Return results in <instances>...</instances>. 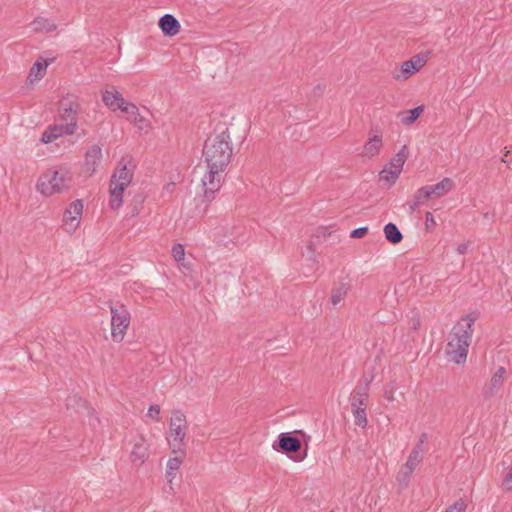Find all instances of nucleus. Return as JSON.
Returning a JSON list of instances; mask_svg holds the SVG:
<instances>
[{"label": "nucleus", "mask_w": 512, "mask_h": 512, "mask_svg": "<svg viewBox=\"0 0 512 512\" xmlns=\"http://www.w3.org/2000/svg\"><path fill=\"white\" fill-rule=\"evenodd\" d=\"M476 317L464 315L449 335L446 354L456 364H463L467 359L468 349L474 332Z\"/></svg>", "instance_id": "obj_1"}, {"label": "nucleus", "mask_w": 512, "mask_h": 512, "mask_svg": "<svg viewBox=\"0 0 512 512\" xmlns=\"http://www.w3.org/2000/svg\"><path fill=\"white\" fill-rule=\"evenodd\" d=\"M203 155L208 167L225 168L232 155L228 131L209 137L205 142Z\"/></svg>", "instance_id": "obj_2"}, {"label": "nucleus", "mask_w": 512, "mask_h": 512, "mask_svg": "<svg viewBox=\"0 0 512 512\" xmlns=\"http://www.w3.org/2000/svg\"><path fill=\"white\" fill-rule=\"evenodd\" d=\"M111 314V337L116 343L123 341L131 323V313L128 307L118 300L107 302Z\"/></svg>", "instance_id": "obj_3"}, {"label": "nucleus", "mask_w": 512, "mask_h": 512, "mask_svg": "<svg viewBox=\"0 0 512 512\" xmlns=\"http://www.w3.org/2000/svg\"><path fill=\"white\" fill-rule=\"evenodd\" d=\"M71 184L70 173L66 170H48L37 182L39 192H61L68 190Z\"/></svg>", "instance_id": "obj_4"}, {"label": "nucleus", "mask_w": 512, "mask_h": 512, "mask_svg": "<svg viewBox=\"0 0 512 512\" xmlns=\"http://www.w3.org/2000/svg\"><path fill=\"white\" fill-rule=\"evenodd\" d=\"M301 447V440L291 432H283L279 434L278 439L272 444V448L275 451L286 454L294 461H302L306 457V451L302 455L298 454Z\"/></svg>", "instance_id": "obj_5"}, {"label": "nucleus", "mask_w": 512, "mask_h": 512, "mask_svg": "<svg viewBox=\"0 0 512 512\" xmlns=\"http://www.w3.org/2000/svg\"><path fill=\"white\" fill-rule=\"evenodd\" d=\"M170 435L173 438L172 442L170 443L172 453H178L184 454V439L186 436V429H187V421L186 416L181 411H175L172 414V417L170 419Z\"/></svg>", "instance_id": "obj_6"}, {"label": "nucleus", "mask_w": 512, "mask_h": 512, "mask_svg": "<svg viewBox=\"0 0 512 512\" xmlns=\"http://www.w3.org/2000/svg\"><path fill=\"white\" fill-rule=\"evenodd\" d=\"M134 165L130 160H122L111 177L109 192H124L133 177Z\"/></svg>", "instance_id": "obj_7"}, {"label": "nucleus", "mask_w": 512, "mask_h": 512, "mask_svg": "<svg viewBox=\"0 0 512 512\" xmlns=\"http://www.w3.org/2000/svg\"><path fill=\"white\" fill-rule=\"evenodd\" d=\"M83 212L82 200L73 201L63 214V228L66 232L72 234L79 227Z\"/></svg>", "instance_id": "obj_8"}, {"label": "nucleus", "mask_w": 512, "mask_h": 512, "mask_svg": "<svg viewBox=\"0 0 512 512\" xmlns=\"http://www.w3.org/2000/svg\"><path fill=\"white\" fill-rule=\"evenodd\" d=\"M368 400L365 398V391L353 395L351 398V411L354 416V423L356 426L366 428L368 425L366 409Z\"/></svg>", "instance_id": "obj_9"}, {"label": "nucleus", "mask_w": 512, "mask_h": 512, "mask_svg": "<svg viewBox=\"0 0 512 512\" xmlns=\"http://www.w3.org/2000/svg\"><path fill=\"white\" fill-rule=\"evenodd\" d=\"M80 106L76 101L64 100L59 109V121L77 130V118Z\"/></svg>", "instance_id": "obj_10"}, {"label": "nucleus", "mask_w": 512, "mask_h": 512, "mask_svg": "<svg viewBox=\"0 0 512 512\" xmlns=\"http://www.w3.org/2000/svg\"><path fill=\"white\" fill-rule=\"evenodd\" d=\"M506 369L503 366L498 367L490 380L484 385L482 395L484 399H490L495 396L502 388L505 381Z\"/></svg>", "instance_id": "obj_11"}, {"label": "nucleus", "mask_w": 512, "mask_h": 512, "mask_svg": "<svg viewBox=\"0 0 512 512\" xmlns=\"http://www.w3.org/2000/svg\"><path fill=\"white\" fill-rule=\"evenodd\" d=\"M102 159V149L99 145L94 144L85 153L83 170L86 174L92 175Z\"/></svg>", "instance_id": "obj_12"}, {"label": "nucleus", "mask_w": 512, "mask_h": 512, "mask_svg": "<svg viewBox=\"0 0 512 512\" xmlns=\"http://www.w3.org/2000/svg\"><path fill=\"white\" fill-rule=\"evenodd\" d=\"M208 168L209 172L202 178L204 192H218L221 188V176L225 168Z\"/></svg>", "instance_id": "obj_13"}, {"label": "nucleus", "mask_w": 512, "mask_h": 512, "mask_svg": "<svg viewBox=\"0 0 512 512\" xmlns=\"http://www.w3.org/2000/svg\"><path fill=\"white\" fill-rule=\"evenodd\" d=\"M102 101L113 112L119 110L125 99L115 87L102 91Z\"/></svg>", "instance_id": "obj_14"}, {"label": "nucleus", "mask_w": 512, "mask_h": 512, "mask_svg": "<svg viewBox=\"0 0 512 512\" xmlns=\"http://www.w3.org/2000/svg\"><path fill=\"white\" fill-rule=\"evenodd\" d=\"M159 28L165 36H175L180 32L179 21L171 14L163 15L158 22Z\"/></svg>", "instance_id": "obj_15"}, {"label": "nucleus", "mask_w": 512, "mask_h": 512, "mask_svg": "<svg viewBox=\"0 0 512 512\" xmlns=\"http://www.w3.org/2000/svg\"><path fill=\"white\" fill-rule=\"evenodd\" d=\"M383 147V138L380 133L370 134L367 142L363 147V155L368 158H373L379 155Z\"/></svg>", "instance_id": "obj_16"}, {"label": "nucleus", "mask_w": 512, "mask_h": 512, "mask_svg": "<svg viewBox=\"0 0 512 512\" xmlns=\"http://www.w3.org/2000/svg\"><path fill=\"white\" fill-rule=\"evenodd\" d=\"M123 113L126 114L127 119L133 122L135 125H138L140 129H142V123L145 122V118L140 115L138 107L131 102L124 101L122 107L119 108Z\"/></svg>", "instance_id": "obj_17"}, {"label": "nucleus", "mask_w": 512, "mask_h": 512, "mask_svg": "<svg viewBox=\"0 0 512 512\" xmlns=\"http://www.w3.org/2000/svg\"><path fill=\"white\" fill-rule=\"evenodd\" d=\"M399 175L400 172L386 164L379 172L378 181L382 184V188L389 189L399 178Z\"/></svg>", "instance_id": "obj_18"}, {"label": "nucleus", "mask_w": 512, "mask_h": 512, "mask_svg": "<svg viewBox=\"0 0 512 512\" xmlns=\"http://www.w3.org/2000/svg\"><path fill=\"white\" fill-rule=\"evenodd\" d=\"M35 33H49L57 29L54 21L38 16L29 24Z\"/></svg>", "instance_id": "obj_19"}, {"label": "nucleus", "mask_w": 512, "mask_h": 512, "mask_svg": "<svg viewBox=\"0 0 512 512\" xmlns=\"http://www.w3.org/2000/svg\"><path fill=\"white\" fill-rule=\"evenodd\" d=\"M149 457V448L145 443L144 439L141 438L138 442H136L131 451V460L132 462H139L140 464L144 463L146 459Z\"/></svg>", "instance_id": "obj_20"}, {"label": "nucleus", "mask_w": 512, "mask_h": 512, "mask_svg": "<svg viewBox=\"0 0 512 512\" xmlns=\"http://www.w3.org/2000/svg\"><path fill=\"white\" fill-rule=\"evenodd\" d=\"M48 65L49 62L46 59L39 58L31 67L28 80L31 83L40 80L44 76Z\"/></svg>", "instance_id": "obj_21"}, {"label": "nucleus", "mask_w": 512, "mask_h": 512, "mask_svg": "<svg viewBox=\"0 0 512 512\" xmlns=\"http://www.w3.org/2000/svg\"><path fill=\"white\" fill-rule=\"evenodd\" d=\"M408 156V146L403 145L401 149L395 154V156L387 163V165L401 173Z\"/></svg>", "instance_id": "obj_22"}, {"label": "nucleus", "mask_w": 512, "mask_h": 512, "mask_svg": "<svg viewBox=\"0 0 512 512\" xmlns=\"http://www.w3.org/2000/svg\"><path fill=\"white\" fill-rule=\"evenodd\" d=\"M383 231L386 240L393 245L399 244L403 239L401 231L399 230L397 225L392 222L387 223L384 226Z\"/></svg>", "instance_id": "obj_23"}, {"label": "nucleus", "mask_w": 512, "mask_h": 512, "mask_svg": "<svg viewBox=\"0 0 512 512\" xmlns=\"http://www.w3.org/2000/svg\"><path fill=\"white\" fill-rule=\"evenodd\" d=\"M423 111H424V106L420 105L411 110L400 112L398 114V117L400 118V121L403 125L409 126V125L413 124L420 117V115L423 113Z\"/></svg>", "instance_id": "obj_24"}, {"label": "nucleus", "mask_w": 512, "mask_h": 512, "mask_svg": "<svg viewBox=\"0 0 512 512\" xmlns=\"http://www.w3.org/2000/svg\"><path fill=\"white\" fill-rule=\"evenodd\" d=\"M184 455L185 453L181 454V456L169 458L166 465V478L169 482H172V480L175 478L176 472L179 470L183 462Z\"/></svg>", "instance_id": "obj_25"}, {"label": "nucleus", "mask_w": 512, "mask_h": 512, "mask_svg": "<svg viewBox=\"0 0 512 512\" xmlns=\"http://www.w3.org/2000/svg\"><path fill=\"white\" fill-rule=\"evenodd\" d=\"M214 200V194H196V196L192 199L195 203V212L200 214L204 213L207 210L208 204ZM191 202V200H189Z\"/></svg>", "instance_id": "obj_26"}, {"label": "nucleus", "mask_w": 512, "mask_h": 512, "mask_svg": "<svg viewBox=\"0 0 512 512\" xmlns=\"http://www.w3.org/2000/svg\"><path fill=\"white\" fill-rule=\"evenodd\" d=\"M454 189V182L450 178H444L435 185L421 187L417 192H436L442 190L448 192Z\"/></svg>", "instance_id": "obj_27"}, {"label": "nucleus", "mask_w": 512, "mask_h": 512, "mask_svg": "<svg viewBox=\"0 0 512 512\" xmlns=\"http://www.w3.org/2000/svg\"><path fill=\"white\" fill-rule=\"evenodd\" d=\"M416 72H417V68H414L413 62L407 60L401 64L400 70L393 75V78L397 81L407 80Z\"/></svg>", "instance_id": "obj_28"}, {"label": "nucleus", "mask_w": 512, "mask_h": 512, "mask_svg": "<svg viewBox=\"0 0 512 512\" xmlns=\"http://www.w3.org/2000/svg\"><path fill=\"white\" fill-rule=\"evenodd\" d=\"M349 290V285L343 282H340L336 287L332 289L331 292V302L333 305H337L341 302V300L346 296Z\"/></svg>", "instance_id": "obj_29"}, {"label": "nucleus", "mask_w": 512, "mask_h": 512, "mask_svg": "<svg viewBox=\"0 0 512 512\" xmlns=\"http://www.w3.org/2000/svg\"><path fill=\"white\" fill-rule=\"evenodd\" d=\"M442 194H417L415 197V201L410 205L411 211H414L417 207L421 205H426L429 207L433 196L436 198H440Z\"/></svg>", "instance_id": "obj_30"}, {"label": "nucleus", "mask_w": 512, "mask_h": 512, "mask_svg": "<svg viewBox=\"0 0 512 512\" xmlns=\"http://www.w3.org/2000/svg\"><path fill=\"white\" fill-rule=\"evenodd\" d=\"M49 127L51 128V130H53V133L55 134L56 138L62 137L64 135H73L76 132V130L73 129L72 126H69L62 122L55 125H51Z\"/></svg>", "instance_id": "obj_31"}, {"label": "nucleus", "mask_w": 512, "mask_h": 512, "mask_svg": "<svg viewBox=\"0 0 512 512\" xmlns=\"http://www.w3.org/2000/svg\"><path fill=\"white\" fill-rule=\"evenodd\" d=\"M423 456L419 455V452L412 453L410 452L407 461L405 463V468L414 471V469L418 466V464L422 461Z\"/></svg>", "instance_id": "obj_32"}, {"label": "nucleus", "mask_w": 512, "mask_h": 512, "mask_svg": "<svg viewBox=\"0 0 512 512\" xmlns=\"http://www.w3.org/2000/svg\"><path fill=\"white\" fill-rule=\"evenodd\" d=\"M372 379H373V377H367L366 375H363L362 383L355 388L354 395H357L358 393H361V392L363 393V390H364L365 398H366V400H368L369 385H370Z\"/></svg>", "instance_id": "obj_33"}, {"label": "nucleus", "mask_w": 512, "mask_h": 512, "mask_svg": "<svg viewBox=\"0 0 512 512\" xmlns=\"http://www.w3.org/2000/svg\"><path fill=\"white\" fill-rule=\"evenodd\" d=\"M172 256L176 262L181 263L185 260V248L182 244H175L172 247Z\"/></svg>", "instance_id": "obj_34"}, {"label": "nucleus", "mask_w": 512, "mask_h": 512, "mask_svg": "<svg viewBox=\"0 0 512 512\" xmlns=\"http://www.w3.org/2000/svg\"><path fill=\"white\" fill-rule=\"evenodd\" d=\"M409 61L413 62L414 68H417V72L426 64L427 62V55L426 54H416L413 56Z\"/></svg>", "instance_id": "obj_35"}, {"label": "nucleus", "mask_w": 512, "mask_h": 512, "mask_svg": "<svg viewBox=\"0 0 512 512\" xmlns=\"http://www.w3.org/2000/svg\"><path fill=\"white\" fill-rule=\"evenodd\" d=\"M396 390V384L395 382H390L385 386L383 397L388 402L394 401V393Z\"/></svg>", "instance_id": "obj_36"}, {"label": "nucleus", "mask_w": 512, "mask_h": 512, "mask_svg": "<svg viewBox=\"0 0 512 512\" xmlns=\"http://www.w3.org/2000/svg\"><path fill=\"white\" fill-rule=\"evenodd\" d=\"M412 473H413L412 470L406 469L404 466L403 469L398 474V477H397L398 482L400 484H404V486H407Z\"/></svg>", "instance_id": "obj_37"}, {"label": "nucleus", "mask_w": 512, "mask_h": 512, "mask_svg": "<svg viewBox=\"0 0 512 512\" xmlns=\"http://www.w3.org/2000/svg\"><path fill=\"white\" fill-rule=\"evenodd\" d=\"M110 196L111 197H110L109 204H110L111 209H113V210L118 209L123 203L124 194H110Z\"/></svg>", "instance_id": "obj_38"}, {"label": "nucleus", "mask_w": 512, "mask_h": 512, "mask_svg": "<svg viewBox=\"0 0 512 512\" xmlns=\"http://www.w3.org/2000/svg\"><path fill=\"white\" fill-rule=\"evenodd\" d=\"M56 138L55 134L53 133V130H51L50 127H48L41 136V141L45 144L53 142Z\"/></svg>", "instance_id": "obj_39"}, {"label": "nucleus", "mask_w": 512, "mask_h": 512, "mask_svg": "<svg viewBox=\"0 0 512 512\" xmlns=\"http://www.w3.org/2000/svg\"><path fill=\"white\" fill-rule=\"evenodd\" d=\"M425 226L428 231L433 230L437 226L434 216L430 211L425 213Z\"/></svg>", "instance_id": "obj_40"}, {"label": "nucleus", "mask_w": 512, "mask_h": 512, "mask_svg": "<svg viewBox=\"0 0 512 512\" xmlns=\"http://www.w3.org/2000/svg\"><path fill=\"white\" fill-rule=\"evenodd\" d=\"M159 414H160V406L159 405H151L148 409V417L156 420V421H159L160 418H159Z\"/></svg>", "instance_id": "obj_41"}, {"label": "nucleus", "mask_w": 512, "mask_h": 512, "mask_svg": "<svg viewBox=\"0 0 512 512\" xmlns=\"http://www.w3.org/2000/svg\"><path fill=\"white\" fill-rule=\"evenodd\" d=\"M466 505L462 500L455 502L445 512H464Z\"/></svg>", "instance_id": "obj_42"}, {"label": "nucleus", "mask_w": 512, "mask_h": 512, "mask_svg": "<svg viewBox=\"0 0 512 512\" xmlns=\"http://www.w3.org/2000/svg\"><path fill=\"white\" fill-rule=\"evenodd\" d=\"M502 487L508 491L512 490V466L509 472L503 478Z\"/></svg>", "instance_id": "obj_43"}, {"label": "nucleus", "mask_w": 512, "mask_h": 512, "mask_svg": "<svg viewBox=\"0 0 512 512\" xmlns=\"http://www.w3.org/2000/svg\"><path fill=\"white\" fill-rule=\"evenodd\" d=\"M368 233V227H359L351 231V238H362Z\"/></svg>", "instance_id": "obj_44"}, {"label": "nucleus", "mask_w": 512, "mask_h": 512, "mask_svg": "<svg viewBox=\"0 0 512 512\" xmlns=\"http://www.w3.org/2000/svg\"><path fill=\"white\" fill-rule=\"evenodd\" d=\"M443 207V202L439 200V198H436L435 196H433V199L431 200L430 204H429V208L433 211H438L440 209H442Z\"/></svg>", "instance_id": "obj_45"}, {"label": "nucleus", "mask_w": 512, "mask_h": 512, "mask_svg": "<svg viewBox=\"0 0 512 512\" xmlns=\"http://www.w3.org/2000/svg\"><path fill=\"white\" fill-rule=\"evenodd\" d=\"M308 249L310 250L312 255L309 258H307V260L311 262V265H310L311 269L312 270H317L318 269V260L314 256V250L312 249L311 245L308 246Z\"/></svg>", "instance_id": "obj_46"}, {"label": "nucleus", "mask_w": 512, "mask_h": 512, "mask_svg": "<svg viewBox=\"0 0 512 512\" xmlns=\"http://www.w3.org/2000/svg\"><path fill=\"white\" fill-rule=\"evenodd\" d=\"M420 325H421L420 317L418 315H415L414 317H412L411 329L416 331L419 329Z\"/></svg>", "instance_id": "obj_47"}, {"label": "nucleus", "mask_w": 512, "mask_h": 512, "mask_svg": "<svg viewBox=\"0 0 512 512\" xmlns=\"http://www.w3.org/2000/svg\"><path fill=\"white\" fill-rule=\"evenodd\" d=\"M412 453L419 452L420 456H423V444L418 442L411 451Z\"/></svg>", "instance_id": "obj_48"}, {"label": "nucleus", "mask_w": 512, "mask_h": 512, "mask_svg": "<svg viewBox=\"0 0 512 512\" xmlns=\"http://www.w3.org/2000/svg\"><path fill=\"white\" fill-rule=\"evenodd\" d=\"M467 249H468V245L466 243H462V244L458 245L456 250L460 255H464L467 252Z\"/></svg>", "instance_id": "obj_49"}, {"label": "nucleus", "mask_w": 512, "mask_h": 512, "mask_svg": "<svg viewBox=\"0 0 512 512\" xmlns=\"http://www.w3.org/2000/svg\"><path fill=\"white\" fill-rule=\"evenodd\" d=\"M136 202L142 204L144 202L143 194H136Z\"/></svg>", "instance_id": "obj_50"}, {"label": "nucleus", "mask_w": 512, "mask_h": 512, "mask_svg": "<svg viewBox=\"0 0 512 512\" xmlns=\"http://www.w3.org/2000/svg\"><path fill=\"white\" fill-rule=\"evenodd\" d=\"M427 440V434L426 433H423L420 438H419V441L420 443L424 444V442Z\"/></svg>", "instance_id": "obj_51"}, {"label": "nucleus", "mask_w": 512, "mask_h": 512, "mask_svg": "<svg viewBox=\"0 0 512 512\" xmlns=\"http://www.w3.org/2000/svg\"><path fill=\"white\" fill-rule=\"evenodd\" d=\"M139 213V209L137 208V206H135L132 210V215L135 216Z\"/></svg>", "instance_id": "obj_52"}, {"label": "nucleus", "mask_w": 512, "mask_h": 512, "mask_svg": "<svg viewBox=\"0 0 512 512\" xmlns=\"http://www.w3.org/2000/svg\"><path fill=\"white\" fill-rule=\"evenodd\" d=\"M508 154H509V150H505L504 156L506 157V156H508Z\"/></svg>", "instance_id": "obj_53"}, {"label": "nucleus", "mask_w": 512, "mask_h": 512, "mask_svg": "<svg viewBox=\"0 0 512 512\" xmlns=\"http://www.w3.org/2000/svg\"><path fill=\"white\" fill-rule=\"evenodd\" d=\"M183 267L188 268L187 264H184L183 262L180 263Z\"/></svg>", "instance_id": "obj_54"}, {"label": "nucleus", "mask_w": 512, "mask_h": 512, "mask_svg": "<svg viewBox=\"0 0 512 512\" xmlns=\"http://www.w3.org/2000/svg\"><path fill=\"white\" fill-rule=\"evenodd\" d=\"M510 512H512V509H511V511H510Z\"/></svg>", "instance_id": "obj_55"}]
</instances>
